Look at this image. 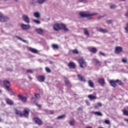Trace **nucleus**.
Masks as SVG:
<instances>
[{"mask_svg":"<svg viewBox=\"0 0 128 128\" xmlns=\"http://www.w3.org/2000/svg\"><path fill=\"white\" fill-rule=\"evenodd\" d=\"M96 13L90 14L89 12H84L80 13V16L82 18H90V16H96Z\"/></svg>","mask_w":128,"mask_h":128,"instance_id":"obj_2","label":"nucleus"},{"mask_svg":"<svg viewBox=\"0 0 128 128\" xmlns=\"http://www.w3.org/2000/svg\"><path fill=\"white\" fill-rule=\"evenodd\" d=\"M1 121L0 119V122Z\"/></svg>","mask_w":128,"mask_h":128,"instance_id":"obj_63","label":"nucleus"},{"mask_svg":"<svg viewBox=\"0 0 128 128\" xmlns=\"http://www.w3.org/2000/svg\"><path fill=\"white\" fill-rule=\"evenodd\" d=\"M18 96L20 98V100H22V102H26V98L20 94Z\"/></svg>","mask_w":128,"mask_h":128,"instance_id":"obj_19","label":"nucleus"},{"mask_svg":"<svg viewBox=\"0 0 128 128\" xmlns=\"http://www.w3.org/2000/svg\"><path fill=\"white\" fill-rule=\"evenodd\" d=\"M78 62L80 64V67L82 68L86 66V61L82 58L78 59Z\"/></svg>","mask_w":128,"mask_h":128,"instance_id":"obj_3","label":"nucleus"},{"mask_svg":"<svg viewBox=\"0 0 128 128\" xmlns=\"http://www.w3.org/2000/svg\"><path fill=\"white\" fill-rule=\"evenodd\" d=\"M31 100L32 102H34V104H36V106H37L38 108H42V106L38 104L37 103L38 102H36V98L34 97H32Z\"/></svg>","mask_w":128,"mask_h":128,"instance_id":"obj_17","label":"nucleus"},{"mask_svg":"<svg viewBox=\"0 0 128 128\" xmlns=\"http://www.w3.org/2000/svg\"><path fill=\"white\" fill-rule=\"evenodd\" d=\"M84 34H85V36H90V32H88V31L86 28L84 29Z\"/></svg>","mask_w":128,"mask_h":128,"instance_id":"obj_35","label":"nucleus"},{"mask_svg":"<svg viewBox=\"0 0 128 128\" xmlns=\"http://www.w3.org/2000/svg\"><path fill=\"white\" fill-rule=\"evenodd\" d=\"M106 22L108 24H112V20H108L106 21Z\"/></svg>","mask_w":128,"mask_h":128,"instance_id":"obj_52","label":"nucleus"},{"mask_svg":"<svg viewBox=\"0 0 128 128\" xmlns=\"http://www.w3.org/2000/svg\"><path fill=\"white\" fill-rule=\"evenodd\" d=\"M99 54L100 56H106V54H104L102 52H99Z\"/></svg>","mask_w":128,"mask_h":128,"instance_id":"obj_44","label":"nucleus"},{"mask_svg":"<svg viewBox=\"0 0 128 128\" xmlns=\"http://www.w3.org/2000/svg\"><path fill=\"white\" fill-rule=\"evenodd\" d=\"M91 50L92 52H94V54L96 52V48H93L91 49Z\"/></svg>","mask_w":128,"mask_h":128,"instance_id":"obj_41","label":"nucleus"},{"mask_svg":"<svg viewBox=\"0 0 128 128\" xmlns=\"http://www.w3.org/2000/svg\"><path fill=\"white\" fill-rule=\"evenodd\" d=\"M45 78L44 76H40L39 77H38V82H44Z\"/></svg>","mask_w":128,"mask_h":128,"instance_id":"obj_20","label":"nucleus"},{"mask_svg":"<svg viewBox=\"0 0 128 128\" xmlns=\"http://www.w3.org/2000/svg\"><path fill=\"white\" fill-rule=\"evenodd\" d=\"M116 82H118L120 86H122V84H124V83H122V81L120 80H116Z\"/></svg>","mask_w":128,"mask_h":128,"instance_id":"obj_39","label":"nucleus"},{"mask_svg":"<svg viewBox=\"0 0 128 128\" xmlns=\"http://www.w3.org/2000/svg\"><path fill=\"white\" fill-rule=\"evenodd\" d=\"M52 48L54 50H58V46L56 44H52Z\"/></svg>","mask_w":128,"mask_h":128,"instance_id":"obj_32","label":"nucleus"},{"mask_svg":"<svg viewBox=\"0 0 128 128\" xmlns=\"http://www.w3.org/2000/svg\"><path fill=\"white\" fill-rule=\"evenodd\" d=\"M30 110L24 109V114H22V116H28Z\"/></svg>","mask_w":128,"mask_h":128,"instance_id":"obj_14","label":"nucleus"},{"mask_svg":"<svg viewBox=\"0 0 128 128\" xmlns=\"http://www.w3.org/2000/svg\"><path fill=\"white\" fill-rule=\"evenodd\" d=\"M8 70H10V72H12V69H8Z\"/></svg>","mask_w":128,"mask_h":128,"instance_id":"obj_59","label":"nucleus"},{"mask_svg":"<svg viewBox=\"0 0 128 128\" xmlns=\"http://www.w3.org/2000/svg\"><path fill=\"white\" fill-rule=\"evenodd\" d=\"M34 96L36 98H40V94H35Z\"/></svg>","mask_w":128,"mask_h":128,"instance_id":"obj_49","label":"nucleus"},{"mask_svg":"<svg viewBox=\"0 0 128 128\" xmlns=\"http://www.w3.org/2000/svg\"><path fill=\"white\" fill-rule=\"evenodd\" d=\"M122 112H123V114L128 116V110H122Z\"/></svg>","mask_w":128,"mask_h":128,"instance_id":"obj_34","label":"nucleus"},{"mask_svg":"<svg viewBox=\"0 0 128 128\" xmlns=\"http://www.w3.org/2000/svg\"><path fill=\"white\" fill-rule=\"evenodd\" d=\"M122 62H124V64H126V62H128V59L125 58H122Z\"/></svg>","mask_w":128,"mask_h":128,"instance_id":"obj_45","label":"nucleus"},{"mask_svg":"<svg viewBox=\"0 0 128 128\" xmlns=\"http://www.w3.org/2000/svg\"><path fill=\"white\" fill-rule=\"evenodd\" d=\"M22 18L24 22H26V24H30V17H28V16L26 14H23L22 16Z\"/></svg>","mask_w":128,"mask_h":128,"instance_id":"obj_5","label":"nucleus"},{"mask_svg":"<svg viewBox=\"0 0 128 128\" xmlns=\"http://www.w3.org/2000/svg\"><path fill=\"white\" fill-rule=\"evenodd\" d=\"M98 82L100 84H101V86H104V84H105L104 79V78L99 79L98 80Z\"/></svg>","mask_w":128,"mask_h":128,"instance_id":"obj_23","label":"nucleus"},{"mask_svg":"<svg viewBox=\"0 0 128 128\" xmlns=\"http://www.w3.org/2000/svg\"><path fill=\"white\" fill-rule=\"evenodd\" d=\"M96 30H98V32H102L103 34H106V32H108V30L101 28H97Z\"/></svg>","mask_w":128,"mask_h":128,"instance_id":"obj_10","label":"nucleus"},{"mask_svg":"<svg viewBox=\"0 0 128 128\" xmlns=\"http://www.w3.org/2000/svg\"><path fill=\"white\" fill-rule=\"evenodd\" d=\"M35 32H37V34H38L42 35L44 34L46 32L44 30L40 28H36L35 29Z\"/></svg>","mask_w":128,"mask_h":128,"instance_id":"obj_8","label":"nucleus"},{"mask_svg":"<svg viewBox=\"0 0 128 128\" xmlns=\"http://www.w3.org/2000/svg\"><path fill=\"white\" fill-rule=\"evenodd\" d=\"M34 16V18H40V12H35L33 14Z\"/></svg>","mask_w":128,"mask_h":128,"instance_id":"obj_21","label":"nucleus"},{"mask_svg":"<svg viewBox=\"0 0 128 128\" xmlns=\"http://www.w3.org/2000/svg\"><path fill=\"white\" fill-rule=\"evenodd\" d=\"M26 72L28 73H30V74H32V72H34V71H32V70L29 69L28 70H26Z\"/></svg>","mask_w":128,"mask_h":128,"instance_id":"obj_46","label":"nucleus"},{"mask_svg":"<svg viewBox=\"0 0 128 128\" xmlns=\"http://www.w3.org/2000/svg\"><path fill=\"white\" fill-rule=\"evenodd\" d=\"M64 82L66 84H70V82L68 81V80L66 78H64Z\"/></svg>","mask_w":128,"mask_h":128,"instance_id":"obj_42","label":"nucleus"},{"mask_svg":"<svg viewBox=\"0 0 128 128\" xmlns=\"http://www.w3.org/2000/svg\"><path fill=\"white\" fill-rule=\"evenodd\" d=\"M35 24H40V20H33Z\"/></svg>","mask_w":128,"mask_h":128,"instance_id":"obj_37","label":"nucleus"},{"mask_svg":"<svg viewBox=\"0 0 128 128\" xmlns=\"http://www.w3.org/2000/svg\"><path fill=\"white\" fill-rule=\"evenodd\" d=\"M116 8V4H112L110 6V8L111 10H114V8Z\"/></svg>","mask_w":128,"mask_h":128,"instance_id":"obj_36","label":"nucleus"},{"mask_svg":"<svg viewBox=\"0 0 128 128\" xmlns=\"http://www.w3.org/2000/svg\"><path fill=\"white\" fill-rule=\"evenodd\" d=\"M72 52H73V54H78V50H76V49H75V50H72Z\"/></svg>","mask_w":128,"mask_h":128,"instance_id":"obj_40","label":"nucleus"},{"mask_svg":"<svg viewBox=\"0 0 128 128\" xmlns=\"http://www.w3.org/2000/svg\"><path fill=\"white\" fill-rule=\"evenodd\" d=\"M46 72H51V71H50V68H48V67H46Z\"/></svg>","mask_w":128,"mask_h":128,"instance_id":"obj_47","label":"nucleus"},{"mask_svg":"<svg viewBox=\"0 0 128 128\" xmlns=\"http://www.w3.org/2000/svg\"><path fill=\"white\" fill-rule=\"evenodd\" d=\"M124 16L128 18V12L125 14Z\"/></svg>","mask_w":128,"mask_h":128,"instance_id":"obj_53","label":"nucleus"},{"mask_svg":"<svg viewBox=\"0 0 128 128\" xmlns=\"http://www.w3.org/2000/svg\"><path fill=\"white\" fill-rule=\"evenodd\" d=\"M86 104H87L88 106H90V103L88 101H86Z\"/></svg>","mask_w":128,"mask_h":128,"instance_id":"obj_54","label":"nucleus"},{"mask_svg":"<svg viewBox=\"0 0 128 128\" xmlns=\"http://www.w3.org/2000/svg\"><path fill=\"white\" fill-rule=\"evenodd\" d=\"M78 110L82 111V108H78Z\"/></svg>","mask_w":128,"mask_h":128,"instance_id":"obj_55","label":"nucleus"},{"mask_svg":"<svg viewBox=\"0 0 128 128\" xmlns=\"http://www.w3.org/2000/svg\"><path fill=\"white\" fill-rule=\"evenodd\" d=\"M78 78L80 80V82H86V78L82 76L80 74L78 75Z\"/></svg>","mask_w":128,"mask_h":128,"instance_id":"obj_13","label":"nucleus"},{"mask_svg":"<svg viewBox=\"0 0 128 128\" xmlns=\"http://www.w3.org/2000/svg\"><path fill=\"white\" fill-rule=\"evenodd\" d=\"M5 100L7 104H9L10 106H12V104H14V102L10 99L6 98Z\"/></svg>","mask_w":128,"mask_h":128,"instance_id":"obj_16","label":"nucleus"},{"mask_svg":"<svg viewBox=\"0 0 128 128\" xmlns=\"http://www.w3.org/2000/svg\"><path fill=\"white\" fill-rule=\"evenodd\" d=\"M54 30H64V32H68V28H66L64 24H55L53 26Z\"/></svg>","mask_w":128,"mask_h":128,"instance_id":"obj_1","label":"nucleus"},{"mask_svg":"<svg viewBox=\"0 0 128 128\" xmlns=\"http://www.w3.org/2000/svg\"><path fill=\"white\" fill-rule=\"evenodd\" d=\"M126 32L128 33V23L126 24V26L125 27Z\"/></svg>","mask_w":128,"mask_h":128,"instance_id":"obj_43","label":"nucleus"},{"mask_svg":"<svg viewBox=\"0 0 128 128\" xmlns=\"http://www.w3.org/2000/svg\"><path fill=\"white\" fill-rule=\"evenodd\" d=\"M10 20V18L6 16H4V14H2V16H0V22H8Z\"/></svg>","mask_w":128,"mask_h":128,"instance_id":"obj_7","label":"nucleus"},{"mask_svg":"<svg viewBox=\"0 0 128 128\" xmlns=\"http://www.w3.org/2000/svg\"><path fill=\"white\" fill-rule=\"evenodd\" d=\"M104 123L106 124H110V120H105Z\"/></svg>","mask_w":128,"mask_h":128,"instance_id":"obj_50","label":"nucleus"},{"mask_svg":"<svg viewBox=\"0 0 128 128\" xmlns=\"http://www.w3.org/2000/svg\"><path fill=\"white\" fill-rule=\"evenodd\" d=\"M0 92H2V91L0 90Z\"/></svg>","mask_w":128,"mask_h":128,"instance_id":"obj_60","label":"nucleus"},{"mask_svg":"<svg viewBox=\"0 0 128 128\" xmlns=\"http://www.w3.org/2000/svg\"><path fill=\"white\" fill-rule=\"evenodd\" d=\"M29 50L33 54H38V50L32 48H29Z\"/></svg>","mask_w":128,"mask_h":128,"instance_id":"obj_18","label":"nucleus"},{"mask_svg":"<svg viewBox=\"0 0 128 128\" xmlns=\"http://www.w3.org/2000/svg\"><path fill=\"white\" fill-rule=\"evenodd\" d=\"M122 50V47H116L115 49V54H120V52Z\"/></svg>","mask_w":128,"mask_h":128,"instance_id":"obj_12","label":"nucleus"},{"mask_svg":"<svg viewBox=\"0 0 128 128\" xmlns=\"http://www.w3.org/2000/svg\"><path fill=\"white\" fill-rule=\"evenodd\" d=\"M94 114L98 116H102V114L100 112H94Z\"/></svg>","mask_w":128,"mask_h":128,"instance_id":"obj_26","label":"nucleus"},{"mask_svg":"<svg viewBox=\"0 0 128 128\" xmlns=\"http://www.w3.org/2000/svg\"><path fill=\"white\" fill-rule=\"evenodd\" d=\"M66 118V115L63 114L60 116H58L56 118L57 120H62V118Z\"/></svg>","mask_w":128,"mask_h":128,"instance_id":"obj_30","label":"nucleus"},{"mask_svg":"<svg viewBox=\"0 0 128 128\" xmlns=\"http://www.w3.org/2000/svg\"><path fill=\"white\" fill-rule=\"evenodd\" d=\"M69 68H76V64L72 62H70L68 64Z\"/></svg>","mask_w":128,"mask_h":128,"instance_id":"obj_15","label":"nucleus"},{"mask_svg":"<svg viewBox=\"0 0 128 128\" xmlns=\"http://www.w3.org/2000/svg\"><path fill=\"white\" fill-rule=\"evenodd\" d=\"M106 15L100 16L98 17V20H100V18H104Z\"/></svg>","mask_w":128,"mask_h":128,"instance_id":"obj_48","label":"nucleus"},{"mask_svg":"<svg viewBox=\"0 0 128 128\" xmlns=\"http://www.w3.org/2000/svg\"><path fill=\"white\" fill-rule=\"evenodd\" d=\"M110 84L112 86L113 88H116V81L112 80L110 82Z\"/></svg>","mask_w":128,"mask_h":128,"instance_id":"obj_24","label":"nucleus"},{"mask_svg":"<svg viewBox=\"0 0 128 128\" xmlns=\"http://www.w3.org/2000/svg\"><path fill=\"white\" fill-rule=\"evenodd\" d=\"M88 85L89 86H90V88H94V82H92V81L90 80L88 81Z\"/></svg>","mask_w":128,"mask_h":128,"instance_id":"obj_28","label":"nucleus"},{"mask_svg":"<svg viewBox=\"0 0 128 128\" xmlns=\"http://www.w3.org/2000/svg\"><path fill=\"white\" fill-rule=\"evenodd\" d=\"M84 0H79V2H84Z\"/></svg>","mask_w":128,"mask_h":128,"instance_id":"obj_56","label":"nucleus"},{"mask_svg":"<svg viewBox=\"0 0 128 128\" xmlns=\"http://www.w3.org/2000/svg\"><path fill=\"white\" fill-rule=\"evenodd\" d=\"M127 68H128V66H127Z\"/></svg>","mask_w":128,"mask_h":128,"instance_id":"obj_61","label":"nucleus"},{"mask_svg":"<svg viewBox=\"0 0 128 128\" xmlns=\"http://www.w3.org/2000/svg\"><path fill=\"white\" fill-rule=\"evenodd\" d=\"M16 114H18V116H22V113L20 112V111L18 110H16Z\"/></svg>","mask_w":128,"mask_h":128,"instance_id":"obj_27","label":"nucleus"},{"mask_svg":"<svg viewBox=\"0 0 128 128\" xmlns=\"http://www.w3.org/2000/svg\"><path fill=\"white\" fill-rule=\"evenodd\" d=\"M102 103L100 102H98L96 105H94V108H98L100 106H102Z\"/></svg>","mask_w":128,"mask_h":128,"instance_id":"obj_29","label":"nucleus"},{"mask_svg":"<svg viewBox=\"0 0 128 128\" xmlns=\"http://www.w3.org/2000/svg\"><path fill=\"white\" fill-rule=\"evenodd\" d=\"M20 26L22 30H30V25L26 24H21Z\"/></svg>","mask_w":128,"mask_h":128,"instance_id":"obj_9","label":"nucleus"},{"mask_svg":"<svg viewBox=\"0 0 128 128\" xmlns=\"http://www.w3.org/2000/svg\"><path fill=\"white\" fill-rule=\"evenodd\" d=\"M16 38H18V40H22V42H26V44H28V41L23 40L22 38L18 36H16Z\"/></svg>","mask_w":128,"mask_h":128,"instance_id":"obj_31","label":"nucleus"},{"mask_svg":"<svg viewBox=\"0 0 128 128\" xmlns=\"http://www.w3.org/2000/svg\"><path fill=\"white\" fill-rule=\"evenodd\" d=\"M74 123H75L74 120H71L69 122L70 126H74Z\"/></svg>","mask_w":128,"mask_h":128,"instance_id":"obj_38","label":"nucleus"},{"mask_svg":"<svg viewBox=\"0 0 128 128\" xmlns=\"http://www.w3.org/2000/svg\"><path fill=\"white\" fill-rule=\"evenodd\" d=\"M88 98H90V100H96V97L92 94H90L88 96Z\"/></svg>","mask_w":128,"mask_h":128,"instance_id":"obj_25","label":"nucleus"},{"mask_svg":"<svg viewBox=\"0 0 128 128\" xmlns=\"http://www.w3.org/2000/svg\"><path fill=\"white\" fill-rule=\"evenodd\" d=\"M33 122L36 123L38 126H42V121L40 118H38L36 117H34L32 118Z\"/></svg>","mask_w":128,"mask_h":128,"instance_id":"obj_6","label":"nucleus"},{"mask_svg":"<svg viewBox=\"0 0 128 128\" xmlns=\"http://www.w3.org/2000/svg\"><path fill=\"white\" fill-rule=\"evenodd\" d=\"M30 4L34 6H38V0H32L30 2Z\"/></svg>","mask_w":128,"mask_h":128,"instance_id":"obj_11","label":"nucleus"},{"mask_svg":"<svg viewBox=\"0 0 128 128\" xmlns=\"http://www.w3.org/2000/svg\"><path fill=\"white\" fill-rule=\"evenodd\" d=\"M46 0H38V4H42L46 2Z\"/></svg>","mask_w":128,"mask_h":128,"instance_id":"obj_33","label":"nucleus"},{"mask_svg":"<svg viewBox=\"0 0 128 128\" xmlns=\"http://www.w3.org/2000/svg\"><path fill=\"white\" fill-rule=\"evenodd\" d=\"M48 113L50 114H54V112L52 110H49Z\"/></svg>","mask_w":128,"mask_h":128,"instance_id":"obj_51","label":"nucleus"},{"mask_svg":"<svg viewBox=\"0 0 128 128\" xmlns=\"http://www.w3.org/2000/svg\"><path fill=\"white\" fill-rule=\"evenodd\" d=\"M28 78H29L30 80H32V78L30 77V76H28Z\"/></svg>","mask_w":128,"mask_h":128,"instance_id":"obj_58","label":"nucleus"},{"mask_svg":"<svg viewBox=\"0 0 128 128\" xmlns=\"http://www.w3.org/2000/svg\"><path fill=\"white\" fill-rule=\"evenodd\" d=\"M4 86H6V88L8 92H11L13 94H14V92H12V90L10 88V82L8 80H5L4 82Z\"/></svg>","mask_w":128,"mask_h":128,"instance_id":"obj_4","label":"nucleus"},{"mask_svg":"<svg viewBox=\"0 0 128 128\" xmlns=\"http://www.w3.org/2000/svg\"><path fill=\"white\" fill-rule=\"evenodd\" d=\"M124 122H126L127 124H128V119L125 118V119H124Z\"/></svg>","mask_w":128,"mask_h":128,"instance_id":"obj_57","label":"nucleus"},{"mask_svg":"<svg viewBox=\"0 0 128 128\" xmlns=\"http://www.w3.org/2000/svg\"><path fill=\"white\" fill-rule=\"evenodd\" d=\"M127 108H128V106H127Z\"/></svg>","mask_w":128,"mask_h":128,"instance_id":"obj_62","label":"nucleus"},{"mask_svg":"<svg viewBox=\"0 0 128 128\" xmlns=\"http://www.w3.org/2000/svg\"><path fill=\"white\" fill-rule=\"evenodd\" d=\"M93 60H94V62L96 63V66H100L102 64V63L98 61L96 58L93 59Z\"/></svg>","mask_w":128,"mask_h":128,"instance_id":"obj_22","label":"nucleus"}]
</instances>
